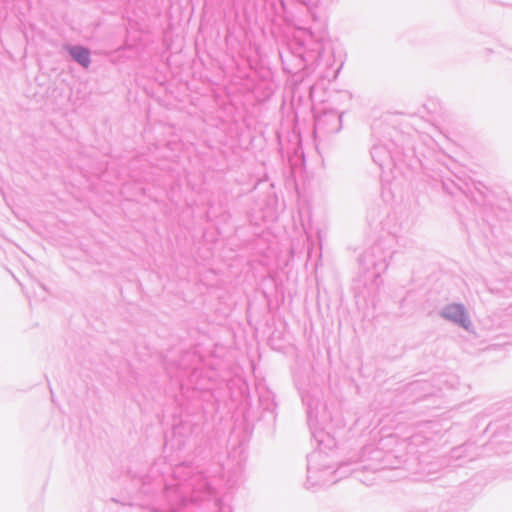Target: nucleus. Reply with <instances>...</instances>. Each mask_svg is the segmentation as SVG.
<instances>
[{
  "label": "nucleus",
  "mask_w": 512,
  "mask_h": 512,
  "mask_svg": "<svg viewBox=\"0 0 512 512\" xmlns=\"http://www.w3.org/2000/svg\"><path fill=\"white\" fill-rule=\"evenodd\" d=\"M443 315L448 319L460 322L464 327L468 328V324L466 323L467 318L461 305L452 304L447 306L443 312Z\"/></svg>",
  "instance_id": "obj_1"
},
{
  "label": "nucleus",
  "mask_w": 512,
  "mask_h": 512,
  "mask_svg": "<svg viewBox=\"0 0 512 512\" xmlns=\"http://www.w3.org/2000/svg\"><path fill=\"white\" fill-rule=\"evenodd\" d=\"M72 57L81 65L87 67L90 62L89 51L82 47H73L70 49Z\"/></svg>",
  "instance_id": "obj_2"
}]
</instances>
